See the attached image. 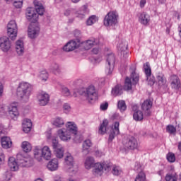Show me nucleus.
Listing matches in <instances>:
<instances>
[{
  "mask_svg": "<svg viewBox=\"0 0 181 181\" xmlns=\"http://www.w3.org/2000/svg\"><path fill=\"white\" fill-rule=\"evenodd\" d=\"M131 78L132 80L133 84H136L138 81H139V75L135 72H132Z\"/></svg>",
  "mask_w": 181,
  "mask_h": 181,
  "instance_id": "nucleus-53",
  "label": "nucleus"
},
{
  "mask_svg": "<svg viewBox=\"0 0 181 181\" xmlns=\"http://www.w3.org/2000/svg\"><path fill=\"white\" fill-rule=\"evenodd\" d=\"M54 181H64V180H63V178H62V177H60V175H55V176L54 177Z\"/></svg>",
  "mask_w": 181,
  "mask_h": 181,
  "instance_id": "nucleus-63",
  "label": "nucleus"
},
{
  "mask_svg": "<svg viewBox=\"0 0 181 181\" xmlns=\"http://www.w3.org/2000/svg\"><path fill=\"white\" fill-rule=\"evenodd\" d=\"M7 35L11 40H15L18 36V30H7Z\"/></svg>",
  "mask_w": 181,
  "mask_h": 181,
  "instance_id": "nucleus-41",
  "label": "nucleus"
},
{
  "mask_svg": "<svg viewBox=\"0 0 181 181\" xmlns=\"http://www.w3.org/2000/svg\"><path fill=\"white\" fill-rule=\"evenodd\" d=\"M146 77L147 78L148 84L149 86H153V84H155V76H153L152 74L146 75Z\"/></svg>",
  "mask_w": 181,
  "mask_h": 181,
  "instance_id": "nucleus-51",
  "label": "nucleus"
},
{
  "mask_svg": "<svg viewBox=\"0 0 181 181\" xmlns=\"http://www.w3.org/2000/svg\"><path fill=\"white\" fill-rule=\"evenodd\" d=\"M151 108H152V101L151 100H146L141 105V109L147 115H151Z\"/></svg>",
  "mask_w": 181,
  "mask_h": 181,
  "instance_id": "nucleus-27",
  "label": "nucleus"
},
{
  "mask_svg": "<svg viewBox=\"0 0 181 181\" xmlns=\"http://www.w3.org/2000/svg\"><path fill=\"white\" fill-rule=\"evenodd\" d=\"M63 110L65 114H69L71 111V106L69 103H64L63 105Z\"/></svg>",
  "mask_w": 181,
  "mask_h": 181,
  "instance_id": "nucleus-56",
  "label": "nucleus"
},
{
  "mask_svg": "<svg viewBox=\"0 0 181 181\" xmlns=\"http://www.w3.org/2000/svg\"><path fill=\"white\" fill-rule=\"evenodd\" d=\"M85 97L88 103H93L98 98V93L94 86H89L86 90Z\"/></svg>",
  "mask_w": 181,
  "mask_h": 181,
  "instance_id": "nucleus-9",
  "label": "nucleus"
},
{
  "mask_svg": "<svg viewBox=\"0 0 181 181\" xmlns=\"http://www.w3.org/2000/svg\"><path fill=\"white\" fill-rule=\"evenodd\" d=\"M98 22V17L95 15L90 16L86 21L87 26H92L94 23Z\"/></svg>",
  "mask_w": 181,
  "mask_h": 181,
  "instance_id": "nucleus-40",
  "label": "nucleus"
},
{
  "mask_svg": "<svg viewBox=\"0 0 181 181\" xmlns=\"http://www.w3.org/2000/svg\"><path fill=\"white\" fill-rule=\"evenodd\" d=\"M107 127H108V119H104L99 127L98 134L100 135H104L107 132Z\"/></svg>",
  "mask_w": 181,
  "mask_h": 181,
  "instance_id": "nucleus-36",
  "label": "nucleus"
},
{
  "mask_svg": "<svg viewBox=\"0 0 181 181\" xmlns=\"http://www.w3.org/2000/svg\"><path fill=\"white\" fill-rule=\"evenodd\" d=\"M7 112L12 119H18L19 117V103L13 101L7 105Z\"/></svg>",
  "mask_w": 181,
  "mask_h": 181,
  "instance_id": "nucleus-8",
  "label": "nucleus"
},
{
  "mask_svg": "<svg viewBox=\"0 0 181 181\" xmlns=\"http://www.w3.org/2000/svg\"><path fill=\"white\" fill-rule=\"evenodd\" d=\"M47 139H51L52 141V148L55 156L59 158L62 159L64 156V147L59 144V140L57 137L52 136L51 134L47 135Z\"/></svg>",
  "mask_w": 181,
  "mask_h": 181,
  "instance_id": "nucleus-5",
  "label": "nucleus"
},
{
  "mask_svg": "<svg viewBox=\"0 0 181 181\" xmlns=\"http://www.w3.org/2000/svg\"><path fill=\"white\" fill-rule=\"evenodd\" d=\"M52 124L53 127H55V128H62V127L64 125V119L63 117H54L52 120Z\"/></svg>",
  "mask_w": 181,
  "mask_h": 181,
  "instance_id": "nucleus-32",
  "label": "nucleus"
},
{
  "mask_svg": "<svg viewBox=\"0 0 181 181\" xmlns=\"http://www.w3.org/2000/svg\"><path fill=\"white\" fill-rule=\"evenodd\" d=\"M128 49V42L127 41L122 40L119 41V43L117 44V50L120 52L123 56H125L127 54V50Z\"/></svg>",
  "mask_w": 181,
  "mask_h": 181,
  "instance_id": "nucleus-25",
  "label": "nucleus"
},
{
  "mask_svg": "<svg viewBox=\"0 0 181 181\" xmlns=\"http://www.w3.org/2000/svg\"><path fill=\"white\" fill-rule=\"evenodd\" d=\"M80 40H72L68 42L64 47V52H73V50H76V49H78L80 47Z\"/></svg>",
  "mask_w": 181,
  "mask_h": 181,
  "instance_id": "nucleus-14",
  "label": "nucleus"
},
{
  "mask_svg": "<svg viewBox=\"0 0 181 181\" xmlns=\"http://www.w3.org/2000/svg\"><path fill=\"white\" fill-rule=\"evenodd\" d=\"M4 95V84L0 82V98Z\"/></svg>",
  "mask_w": 181,
  "mask_h": 181,
  "instance_id": "nucleus-62",
  "label": "nucleus"
},
{
  "mask_svg": "<svg viewBox=\"0 0 181 181\" xmlns=\"http://www.w3.org/2000/svg\"><path fill=\"white\" fill-rule=\"evenodd\" d=\"M6 133V128L3 124H0V135H5Z\"/></svg>",
  "mask_w": 181,
  "mask_h": 181,
  "instance_id": "nucleus-61",
  "label": "nucleus"
},
{
  "mask_svg": "<svg viewBox=\"0 0 181 181\" xmlns=\"http://www.w3.org/2000/svg\"><path fill=\"white\" fill-rule=\"evenodd\" d=\"M8 166L11 172H18L19 170V161L16 160L15 157H9Z\"/></svg>",
  "mask_w": 181,
  "mask_h": 181,
  "instance_id": "nucleus-21",
  "label": "nucleus"
},
{
  "mask_svg": "<svg viewBox=\"0 0 181 181\" xmlns=\"http://www.w3.org/2000/svg\"><path fill=\"white\" fill-rule=\"evenodd\" d=\"M165 181H177V174H176V173L167 174Z\"/></svg>",
  "mask_w": 181,
  "mask_h": 181,
  "instance_id": "nucleus-43",
  "label": "nucleus"
},
{
  "mask_svg": "<svg viewBox=\"0 0 181 181\" xmlns=\"http://www.w3.org/2000/svg\"><path fill=\"white\" fill-rule=\"evenodd\" d=\"M15 50L18 56H23L25 53V42L23 40H18L15 42Z\"/></svg>",
  "mask_w": 181,
  "mask_h": 181,
  "instance_id": "nucleus-19",
  "label": "nucleus"
},
{
  "mask_svg": "<svg viewBox=\"0 0 181 181\" xmlns=\"http://www.w3.org/2000/svg\"><path fill=\"white\" fill-rule=\"evenodd\" d=\"M66 129L68 132H70L72 135H77V132L78 131V128L77 127V124L74 123V122H67L65 124Z\"/></svg>",
  "mask_w": 181,
  "mask_h": 181,
  "instance_id": "nucleus-23",
  "label": "nucleus"
},
{
  "mask_svg": "<svg viewBox=\"0 0 181 181\" xmlns=\"http://www.w3.org/2000/svg\"><path fill=\"white\" fill-rule=\"evenodd\" d=\"M166 131L168 134H170V135H175L176 134V127L172 124H169L166 127Z\"/></svg>",
  "mask_w": 181,
  "mask_h": 181,
  "instance_id": "nucleus-52",
  "label": "nucleus"
},
{
  "mask_svg": "<svg viewBox=\"0 0 181 181\" xmlns=\"http://www.w3.org/2000/svg\"><path fill=\"white\" fill-rule=\"evenodd\" d=\"M11 47L12 44L8 37L4 36L0 38V49L4 52V53H8V52L11 50Z\"/></svg>",
  "mask_w": 181,
  "mask_h": 181,
  "instance_id": "nucleus-15",
  "label": "nucleus"
},
{
  "mask_svg": "<svg viewBox=\"0 0 181 181\" xmlns=\"http://www.w3.org/2000/svg\"><path fill=\"white\" fill-rule=\"evenodd\" d=\"M34 8H28L26 9L25 16L28 21L30 22H37V19H39V15L42 16L45 13V7L42 2L35 0L34 1Z\"/></svg>",
  "mask_w": 181,
  "mask_h": 181,
  "instance_id": "nucleus-1",
  "label": "nucleus"
},
{
  "mask_svg": "<svg viewBox=\"0 0 181 181\" xmlns=\"http://www.w3.org/2000/svg\"><path fill=\"white\" fill-rule=\"evenodd\" d=\"M7 30H18V25L16 24V21H11L7 25Z\"/></svg>",
  "mask_w": 181,
  "mask_h": 181,
  "instance_id": "nucleus-46",
  "label": "nucleus"
},
{
  "mask_svg": "<svg viewBox=\"0 0 181 181\" xmlns=\"http://www.w3.org/2000/svg\"><path fill=\"white\" fill-rule=\"evenodd\" d=\"M145 5H146V0H141L140 1V7L145 8Z\"/></svg>",
  "mask_w": 181,
  "mask_h": 181,
  "instance_id": "nucleus-64",
  "label": "nucleus"
},
{
  "mask_svg": "<svg viewBox=\"0 0 181 181\" xmlns=\"http://www.w3.org/2000/svg\"><path fill=\"white\" fill-rule=\"evenodd\" d=\"M5 163V154L2 150H0V165Z\"/></svg>",
  "mask_w": 181,
  "mask_h": 181,
  "instance_id": "nucleus-59",
  "label": "nucleus"
},
{
  "mask_svg": "<svg viewBox=\"0 0 181 181\" xmlns=\"http://www.w3.org/2000/svg\"><path fill=\"white\" fill-rule=\"evenodd\" d=\"M64 168L66 172L69 173L70 176L76 175L78 171V166L74 162V158L71 156V153H66L64 158Z\"/></svg>",
  "mask_w": 181,
  "mask_h": 181,
  "instance_id": "nucleus-3",
  "label": "nucleus"
},
{
  "mask_svg": "<svg viewBox=\"0 0 181 181\" xmlns=\"http://www.w3.org/2000/svg\"><path fill=\"white\" fill-rule=\"evenodd\" d=\"M112 173L115 175V176H119V175L122 173V169H121L119 166L114 165L112 167Z\"/></svg>",
  "mask_w": 181,
  "mask_h": 181,
  "instance_id": "nucleus-47",
  "label": "nucleus"
},
{
  "mask_svg": "<svg viewBox=\"0 0 181 181\" xmlns=\"http://www.w3.org/2000/svg\"><path fill=\"white\" fill-rule=\"evenodd\" d=\"M118 13L117 11H110L105 16L103 20V24L110 28L111 26H115L118 23Z\"/></svg>",
  "mask_w": 181,
  "mask_h": 181,
  "instance_id": "nucleus-7",
  "label": "nucleus"
},
{
  "mask_svg": "<svg viewBox=\"0 0 181 181\" xmlns=\"http://www.w3.org/2000/svg\"><path fill=\"white\" fill-rule=\"evenodd\" d=\"M8 110H6V106L4 104L0 105V115H6Z\"/></svg>",
  "mask_w": 181,
  "mask_h": 181,
  "instance_id": "nucleus-57",
  "label": "nucleus"
},
{
  "mask_svg": "<svg viewBox=\"0 0 181 181\" xmlns=\"http://www.w3.org/2000/svg\"><path fill=\"white\" fill-rule=\"evenodd\" d=\"M171 87L172 88H174V90H179L180 88V81L179 80V78L176 75H173L171 76Z\"/></svg>",
  "mask_w": 181,
  "mask_h": 181,
  "instance_id": "nucleus-35",
  "label": "nucleus"
},
{
  "mask_svg": "<svg viewBox=\"0 0 181 181\" xmlns=\"http://www.w3.org/2000/svg\"><path fill=\"white\" fill-rule=\"evenodd\" d=\"M100 108L102 111H106V110L108 109V103L107 102L103 103L102 104H100Z\"/></svg>",
  "mask_w": 181,
  "mask_h": 181,
  "instance_id": "nucleus-60",
  "label": "nucleus"
},
{
  "mask_svg": "<svg viewBox=\"0 0 181 181\" xmlns=\"http://www.w3.org/2000/svg\"><path fill=\"white\" fill-rule=\"evenodd\" d=\"M49 71L55 76H60L62 74L60 66L57 63H52L49 66Z\"/></svg>",
  "mask_w": 181,
  "mask_h": 181,
  "instance_id": "nucleus-33",
  "label": "nucleus"
},
{
  "mask_svg": "<svg viewBox=\"0 0 181 181\" xmlns=\"http://www.w3.org/2000/svg\"><path fill=\"white\" fill-rule=\"evenodd\" d=\"M47 169H48L49 172H56V170H59V159L53 158L49 160L47 164Z\"/></svg>",
  "mask_w": 181,
  "mask_h": 181,
  "instance_id": "nucleus-24",
  "label": "nucleus"
},
{
  "mask_svg": "<svg viewBox=\"0 0 181 181\" xmlns=\"http://www.w3.org/2000/svg\"><path fill=\"white\" fill-rule=\"evenodd\" d=\"M23 131L25 132V134H29L30 131H32V120L29 119H25L23 121Z\"/></svg>",
  "mask_w": 181,
  "mask_h": 181,
  "instance_id": "nucleus-28",
  "label": "nucleus"
},
{
  "mask_svg": "<svg viewBox=\"0 0 181 181\" xmlns=\"http://www.w3.org/2000/svg\"><path fill=\"white\" fill-rule=\"evenodd\" d=\"M37 100L40 105L45 107V105L49 104V101H50V95L45 91H41L37 95Z\"/></svg>",
  "mask_w": 181,
  "mask_h": 181,
  "instance_id": "nucleus-17",
  "label": "nucleus"
},
{
  "mask_svg": "<svg viewBox=\"0 0 181 181\" xmlns=\"http://www.w3.org/2000/svg\"><path fill=\"white\" fill-rule=\"evenodd\" d=\"M139 22L144 26H148L151 22V16L146 12H142L139 14Z\"/></svg>",
  "mask_w": 181,
  "mask_h": 181,
  "instance_id": "nucleus-22",
  "label": "nucleus"
},
{
  "mask_svg": "<svg viewBox=\"0 0 181 181\" xmlns=\"http://www.w3.org/2000/svg\"><path fill=\"white\" fill-rule=\"evenodd\" d=\"M62 94L64 95V97H72L73 95H71V92H70V90H69V88L66 86H63L62 88Z\"/></svg>",
  "mask_w": 181,
  "mask_h": 181,
  "instance_id": "nucleus-50",
  "label": "nucleus"
},
{
  "mask_svg": "<svg viewBox=\"0 0 181 181\" xmlns=\"http://www.w3.org/2000/svg\"><path fill=\"white\" fill-rule=\"evenodd\" d=\"M145 180H146V175L144 171H141L136 176L134 181H145Z\"/></svg>",
  "mask_w": 181,
  "mask_h": 181,
  "instance_id": "nucleus-48",
  "label": "nucleus"
},
{
  "mask_svg": "<svg viewBox=\"0 0 181 181\" xmlns=\"http://www.w3.org/2000/svg\"><path fill=\"white\" fill-rule=\"evenodd\" d=\"M132 83H131V79L129 78H126L124 89L127 91H129V90H132Z\"/></svg>",
  "mask_w": 181,
  "mask_h": 181,
  "instance_id": "nucleus-45",
  "label": "nucleus"
},
{
  "mask_svg": "<svg viewBox=\"0 0 181 181\" xmlns=\"http://www.w3.org/2000/svg\"><path fill=\"white\" fill-rule=\"evenodd\" d=\"M117 108L119 110L120 112H124V111H126L127 104L125 103V100H119L117 102Z\"/></svg>",
  "mask_w": 181,
  "mask_h": 181,
  "instance_id": "nucleus-42",
  "label": "nucleus"
},
{
  "mask_svg": "<svg viewBox=\"0 0 181 181\" xmlns=\"http://www.w3.org/2000/svg\"><path fill=\"white\" fill-rule=\"evenodd\" d=\"M21 148L24 152H30L32 151V144L29 141H23L21 143Z\"/></svg>",
  "mask_w": 181,
  "mask_h": 181,
  "instance_id": "nucleus-39",
  "label": "nucleus"
},
{
  "mask_svg": "<svg viewBox=\"0 0 181 181\" xmlns=\"http://www.w3.org/2000/svg\"><path fill=\"white\" fill-rule=\"evenodd\" d=\"M97 45H100V42L98 40H95V38L88 40L83 43V46L86 50H89V49H91L93 46H95Z\"/></svg>",
  "mask_w": 181,
  "mask_h": 181,
  "instance_id": "nucleus-31",
  "label": "nucleus"
},
{
  "mask_svg": "<svg viewBox=\"0 0 181 181\" xmlns=\"http://www.w3.org/2000/svg\"><path fill=\"white\" fill-rule=\"evenodd\" d=\"M4 179L6 181H9L12 179V173L11 171H7L4 173Z\"/></svg>",
  "mask_w": 181,
  "mask_h": 181,
  "instance_id": "nucleus-58",
  "label": "nucleus"
},
{
  "mask_svg": "<svg viewBox=\"0 0 181 181\" xmlns=\"http://www.w3.org/2000/svg\"><path fill=\"white\" fill-rule=\"evenodd\" d=\"M18 164L22 168H30V166L33 165V159L30 156H21L18 158Z\"/></svg>",
  "mask_w": 181,
  "mask_h": 181,
  "instance_id": "nucleus-18",
  "label": "nucleus"
},
{
  "mask_svg": "<svg viewBox=\"0 0 181 181\" xmlns=\"http://www.w3.org/2000/svg\"><path fill=\"white\" fill-rule=\"evenodd\" d=\"M117 135H119V122H115L111 127L110 134L109 135V141L112 142Z\"/></svg>",
  "mask_w": 181,
  "mask_h": 181,
  "instance_id": "nucleus-20",
  "label": "nucleus"
},
{
  "mask_svg": "<svg viewBox=\"0 0 181 181\" xmlns=\"http://www.w3.org/2000/svg\"><path fill=\"white\" fill-rule=\"evenodd\" d=\"M144 69L146 76L152 74V71L151 69V66L149 65V63L146 62V64H144Z\"/></svg>",
  "mask_w": 181,
  "mask_h": 181,
  "instance_id": "nucleus-55",
  "label": "nucleus"
},
{
  "mask_svg": "<svg viewBox=\"0 0 181 181\" xmlns=\"http://www.w3.org/2000/svg\"><path fill=\"white\" fill-rule=\"evenodd\" d=\"M93 146V143L91 142V140L86 139L83 141L82 145V151L86 152V153H88V149Z\"/></svg>",
  "mask_w": 181,
  "mask_h": 181,
  "instance_id": "nucleus-37",
  "label": "nucleus"
},
{
  "mask_svg": "<svg viewBox=\"0 0 181 181\" xmlns=\"http://www.w3.org/2000/svg\"><path fill=\"white\" fill-rule=\"evenodd\" d=\"M122 94V86L120 85H117L115 88L112 89V95L114 97H117V95H121Z\"/></svg>",
  "mask_w": 181,
  "mask_h": 181,
  "instance_id": "nucleus-38",
  "label": "nucleus"
},
{
  "mask_svg": "<svg viewBox=\"0 0 181 181\" xmlns=\"http://www.w3.org/2000/svg\"><path fill=\"white\" fill-rule=\"evenodd\" d=\"M122 144L124 151H128V149H136V148H138V141H136V139L134 136L124 139Z\"/></svg>",
  "mask_w": 181,
  "mask_h": 181,
  "instance_id": "nucleus-10",
  "label": "nucleus"
},
{
  "mask_svg": "<svg viewBox=\"0 0 181 181\" xmlns=\"http://www.w3.org/2000/svg\"><path fill=\"white\" fill-rule=\"evenodd\" d=\"M14 8L21 9L23 6V0H13L12 3Z\"/></svg>",
  "mask_w": 181,
  "mask_h": 181,
  "instance_id": "nucleus-49",
  "label": "nucleus"
},
{
  "mask_svg": "<svg viewBox=\"0 0 181 181\" xmlns=\"http://www.w3.org/2000/svg\"><path fill=\"white\" fill-rule=\"evenodd\" d=\"M157 83L159 87H166L168 85L166 84V78L165 75L162 73H158L157 76Z\"/></svg>",
  "mask_w": 181,
  "mask_h": 181,
  "instance_id": "nucleus-34",
  "label": "nucleus"
},
{
  "mask_svg": "<svg viewBox=\"0 0 181 181\" xmlns=\"http://www.w3.org/2000/svg\"><path fill=\"white\" fill-rule=\"evenodd\" d=\"M115 65V55L114 54H110L107 57V64L105 68V73L107 76L112 74L114 71V66Z\"/></svg>",
  "mask_w": 181,
  "mask_h": 181,
  "instance_id": "nucleus-12",
  "label": "nucleus"
},
{
  "mask_svg": "<svg viewBox=\"0 0 181 181\" xmlns=\"http://www.w3.org/2000/svg\"><path fill=\"white\" fill-rule=\"evenodd\" d=\"M40 35V27L37 24L32 23L28 28V36L30 39H36Z\"/></svg>",
  "mask_w": 181,
  "mask_h": 181,
  "instance_id": "nucleus-11",
  "label": "nucleus"
},
{
  "mask_svg": "<svg viewBox=\"0 0 181 181\" xmlns=\"http://www.w3.org/2000/svg\"><path fill=\"white\" fill-rule=\"evenodd\" d=\"M34 158L38 162H42L43 159L50 160L52 159V150L47 146L42 147L41 149L36 147L34 149Z\"/></svg>",
  "mask_w": 181,
  "mask_h": 181,
  "instance_id": "nucleus-4",
  "label": "nucleus"
},
{
  "mask_svg": "<svg viewBox=\"0 0 181 181\" xmlns=\"http://www.w3.org/2000/svg\"><path fill=\"white\" fill-rule=\"evenodd\" d=\"M39 77L42 81H47L49 78V74L47 70H42L40 72Z\"/></svg>",
  "mask_w": 181,
  "mask_h": 181,
  "instance_id": "nucleus-44",
  "label": "nucleus"
},
{
  "mask_svg": "<svg viewBox=\"0 0 181 181\" xmlns=\"http://www.w3.org/2000/svg\"><path fill=\"white\" fill-rule=\"evenodd\" d=\"M1 146L4 149H11L12 148V140L9 136H3L1 138Z\"/></svg>",
  "mask_w": 181,
  "mask_h": 181,
  "instance_id": "nucleus-26",
  "label": "nucleus"
},
{
  "mask_svg": "<svg viewBox=\"0 0 181 181\" xmlns=\"http://www.w3.org/2000/svg\"><path fill=\"white\" fill-rule=\"evenodd\" d=\"M88 13H90V9H88V6L87 5L82 6L78 10L74 12L76 18H78L81 21L84 19Z\"/></svg>",
  "mask_w": 181,
  "mask_h": 181,
  "instance_id": "nucleus-16",
  "label": "nucleus"
},
{
  "mask_svg": "<svg viewBox=\"0 0 181 181\" xmlns=\"http://www.w3.org/2000/svg\"><path fill=\"white\" fill-rule=\"evenodd\" d=\"M111 170V164L107 163V162H98L95 163L93 166V173L95 176H103V174L105 172H109Z\"/></svg>",
  "mask_w": 181,
  "mask_h": 181,
  "instance_id": "nucleus-6",
  "label": "nucleus"
},
{
  "mask_svg": "<svg viewBox=\"0 0 181 181\" xmlns=\"http://www.w3.org/2000/svg\"><path fill=\"white\" fill-rule=\"evenodd\" d=\"M57 134L59 139L63 142H69V141H71V137L73 136V134H71L66 128L58 129Z\"/></svg>",
  "mask_w": 181,
  "mask_h": 181,
  "instance_id": "nucleus-13",
  "label": "nucleus"
},
{
  "mask_svg": "<svg viewBox=\"0 0 181 181\" xmlns=\"http://www.w3.org/2000/svg\"><path fill=\"white\" fill-rule=\"evenodd\" d=\"M95 165V159L93 157L88 156L84 161V167L87 170H90L92 168H94Z\"/></svg>",
  "mask_w": 181,
  "mask_h": 181,
  "instance_id": "nucleus-29",
  "label": "nucleus"
},
{
  "mask_svg": "<svg viewBox=\"0 0 181 181\" xmlns=\"http://www.w3.org/2000/svg\"><path fill=\"white\" fill-rule=\"evenodd\" d=\"M133 111H134L133 114L134 121H142L144 119V113H142V111L138 110L137 106L133 107Z\"/></svg>",
  "mask_w": 181,
  "mask_h": 181,
  "instance_id": "nucleus-30",
  "label": "nucleus"
},
{
  "mask_svg": "<svg viewBox=\"0 0 181 181\" xmlns=\"http://www.w3.org/2000/svg\"><path fill=\"white\" fill-rule=\"evenodd\" d=\"M33 90V86L30 83L23 81L18 84L16 94L18 98H20L23 103H28L32 95Z\"/></svg>",
  "mask_w": 181,
  "mask_h": 181,
  "instance_id": "nucleus-2",
  "label": "nucleus"
},
{
  "mask_svg": "<svg viewBox=\"0 0 181 181\" xmlns=\"http://www.w3.org/2000/svg\"><path fill=\"white\" fill-rule=\"evenodd\" d=\"M167 160H168V162H170L171 163H173V162L176 160V156H175V153H168L167 154Z\"/></svg>",
  "mask_w": 181,
  "mask_h": 181,
  "instance_id": "nucleus-54",
  "label": "nucleus"
}]
</instances>
